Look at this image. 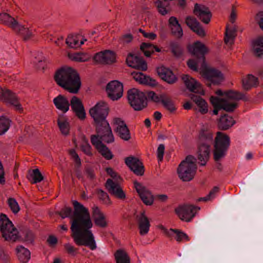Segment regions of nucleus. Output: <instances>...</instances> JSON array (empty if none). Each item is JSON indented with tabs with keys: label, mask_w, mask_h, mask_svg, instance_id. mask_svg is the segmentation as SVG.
<instances>
[{
	"label": "nucleus",
	"mask_w": 263,
	"mask_h": 263,
	"mask_svg": "<svg viewBox=\"0 0 263 263\" xmlns=\"http://www.w3.org/2000/svg\"><path fill=\"white\" fill-rule=\"evenodd\" d=\"M73 205L74 211L70 207H65L61 210L60 215L62 219L66 217L71 219V236L76 243L88 247L94 250L97 246L90 230L93 224L88 210L76 200L73 201Z\"/></svg>",
	"instance_id": "obj_1"
},
{
	"label": "nucleus",
	"mask_w": 263,
	"mask_h": 263,
	"mask_svg": "<svg viewBox=\"0 0 263 263\" xmlns=\"http://www.w3.org/2000/svg\"><path fill=\"white\" fill-rule=\"evenodd\" d=\"M214 143V158L218 162L224 158L230 145L229 137L221 133L217 132L214 140L213 134L208 130L201 131L199 136L198 147L197 157L201 165H205L209 159L211 146Z\"/></svg>",
	"instance_id": "obj_2"
},
{
	"label": "nucleus",
	"mask_w": 263,
	"mask_h": 263,
	"mask_svg": "<svg viewBox=\"0 0 263 263\" xmlns=\"http://www.w3.org/2000/svg\"><path fill=\"white\" fill-rule=\"evenodd\" d=\"M108 109V106L105 102L100 101L89 110L97 133V135L91 136V142L97 149L100 148V146L104 145L102 141L111 143L114 141L111 128L106 120Z\"/></svg>",
	"instance_id": "obj_3"
},
{
	"label": "nucleus",
	"mask_w": 263,
	"mask_h": 263,
	"mask_svg": "<svg viewBox=\"0 0 263 263\" xmlns=\"http://www.w3.org/2000/svg\"><path fill=\"white\" fill-rule=\"evenodd\" d=\"M54 78L59 86L71 93H77L81 86L79 75L71 67H62L59 69Z\"/></svg>",
	"instance_id": "obj_4"
},
{
	"label": "nucleus",
	"mask_w": 263,
	"mask_h": 263,
	"mask_svg": "<svg viewBox=\"0 0 263 263\" xmlns=\"http://www.w3.org/2000/svg\"><path fill=\"white\" fill-rule=\"evenodd\" d=\"M226 97L225 99H220L215 96L210 97V102L214 108V115H217L221 109L227 112L233 111L238 106L236 101L240 100L246 101L248 100L244 93L238 91H231L227 93Z\"/></svg>",
	"instance_id": "obj_5"
},
{
	"label": "nucleus",
	"mask_w": 263,
	"mask_h": 263,
	"mask_svg": "<svg viewBox=\"0 0 263 263\" xmlns=\"http://www.w3.org/2000/svg\"><path fill=\"white\" fill-rule=\"evenodd\" d=\"M196 162V159L189 155L179 165L178 176L183 181H189L193 178L197 170Z\"/></svg>",
	"instance_id": "obj_6"
},
{
	"label": "nucleus",
	"mask_w": 263,
	"mask_h": 263,
	"mask_svg": "<svg viewBox=\"0 0 263 263\" xmlns=\"http://www.w3.org/2000/svg\"><path fill=\"white\" fill-rule=\"evenodd\" d=\"M0 231L7 241H15L18 238V232L11 221L4 214H0Z\"/></svg>",
	"instance_id": "obj_7"
},
{
	"label": "nucleus",
	"mask_w": 263,
	"mask_h": 263,
	"mask_svg": "<svg viewBox=\"0 0 263 263\" xmlns=\"http://www.w3.org/2000/svg\"><path fill=\"white\" fill-rule=\"evenodd\" d=\"M127 98L131 106L136 110H141L146 105V100H150L143 92L133 88L128 91Z\"/></svg>",
	"instance_id": "obj_8"
},
{
	"label": "nucleus",
	"mask_w": 263,
	"mask_h": 263,
	"mask_svg": "<svg viewBox=\"0 0 263 263\" xmlns=\"http://www.w3.org/2000/svg\"><path fill=\"white\" fill-rule=\"evenodd\" d=\"M202 76L205 84L209 87L219 84L223 80L221 72L214 68H206L202 71Z\"/></svg>",
	"instance_id": "obj_9"
},
{
	"label": "nucleus",
	"mask_w": 263,
	"mask_h": 263,
	"mask_svg": "<svg viewBox=\"0 0 263 263\" xmlns=\"http://www.w3.org/2000/svg\"><path fill=\"white\" fill-rule=\"evenodd\" d=\"M199 210V207L184 204L176 208L175 211L182 220L189 222L195 216L196 212Z\"/></svg>",
	"instance_id": "obj_10"
},
{
	"label": "nucleus",
	"mask_w": 263,
	"mask_h": 263,
	"mask_svg": "<svg viewBox=\"0 0 263 263\" xmlns=\"http://www.w3.org/2000/svg\"><path fill=\"white\" fill-rule=\"evenodd\" d=\"M106 91L111 100H117L123 95V85L116 80L111 81L106 86Z\"/></svg>",
	"instance_id": "obj_11"
},
{
	"label": "nucleus",
	"mask_w": 263,
	"mask_h": 263,
	"mask_svg": "<svg viewBox=\"0 0 263 263\" xmlns=\"http://www.w3.org/2000/svg\"><path fill=\"white\" fill-rule=\"evenodd\" d=\"M147 96L150 100L155 102H161L163 105L170 112H173L176 110L171 99L165 95H161L159 97L154 92L149 91L147 92Z\"/></svg>",
	"instance_id": "obj_12"
},
{
	"label": "nucleus",
	"mask_w": 263,
	"mask_h": 263,
	"mask_svg": "<svg viewBox=\"0 0 263 263\" xmlns=\"http://www.w3.org/2000/svg\"><path fill=\"white\" fill-rule=\"evenodd\" d=\"M147 96L150 100L155 102H161L163 105L170 112H173L176 110L171 99L165 95H161L159 97L154 92L149 91L147 92Z\"/></svg>",
	"instance_id": "obj_13"
},
{
	"label": "nucleus",
	"mask_w": 263,
	"mask_h": 263,
	"mask_svg": "<svg viewBox=\"0 0 263 263\" xmlns=\"http://www.w3.org/2000/svg\"><path fill=\"white\" fill-rule=\"evenodd\" d=\"M105 186L108 192L115 197L121 200L125 198V193L119 183L114 181L111 179H108Z\"/></svg>",
	"instance_id": "obj_14"
},
{
	"label": "nucleus",
	"mask_w": 263,
	"mask_h": 263,
	"mask_svg": "<svg viewBox=\"0 0 263 263\" xmlns=\"http://www.w3.org/2000/svg\"><path fill=\"white\" fill-rule=\"evenodd\" d=\"M1 99L4 102L10 103L14 106L17 110H23L21 104L18 101V98L12 91L8 89H2Z\"/></svg>",
	"instance_id": "obj_15"
},
{
	"label": "nucleus",
	"mask_w": 263,
	"mask_h": 263,
	"mask_svg": "<svg viewBox=\"0 0 263 263\" xmlns=\"http://www.w3.org/2000/svg\"><path fill=\"white\" fill-rule=\"evenodd\" d=\"M114 123L116 125V133L121 139L125 141L130 139L129 130L123 120L120 118H116L114 119Z\"/></svg>",
	"instance_id": "obj_16"
},
{
	"label": "nucleus",
	"mask_w": 263,
	"mask_h": 263,
	"mask_svg": "<svg viewBox=\"0 0 263 263\" xmlns=\"http://www.w3.org/2000/svg\"><path fill=\"white\" fill-rule=\"evenodd\" d=\"M32 62L35 70L39 73H43L48 69L47 59L41 52L34 54Z\"/></svg>",
	"instance_id": "obj_17"
},
{
	"label": "nucleus",
	"mask_w": 263,
	"mask_h": 263,
	"mask_svg": "<svg viewBox=\"0 0 263 263\" xmlns=\"http://www.w3.org/2000/svg\"><path fill=\"white\" fill-rule=\"evenodd\" d=\"M126 62L129 66L135 69L142 71L146 70L147 69L146 63L143 59L133 53H129L128 55L126 58Z\"/></svg>",
	"instance_id": "obj_18"
},
{
	"label": "nucleus",
	"mask_w": 263,
	"mask_h": 263,
	"mask_svg": "<svg viewBox=\"0 0 263 263\" xmlns=\"http://www.w3.org/2000/svg\"><path fill=\"white\" fill-rule=\"evenodd\" d=\"M157 72L163 80L170 84L175 83L177 80V78L173 72L168 68L163 66L157 67Z\"/></svg>",
	"instance_id": "obj_19"
},
{
	"label": "nucleus",
	"mask_w": 263,
	"mask_h": 263,
	"mask_svg": "<svg viewBox=\"0 0 263 263\" xmlns=\"http://www.w3.org/2000/svg\"><path fill=\"white\" fill-rule=\"evenodd\" d=\"M134 186L143 202L146 205H151L153 202V197L151 193L139 183L135 182Z\"/></svg>",
	"instance_id": "obj_20"
},
{
	"label": "nucleus",
	"mask_w": 263,
	"mask_h": 263,
	"mask_svg": "<svg viewBox=\"0 0 263 263\" xmlns=\"http://www.w3.org/2000/svg\"><path fill=\"white\" fill-rule=\"evenodd\" d=\"M93 60L102 64H111L115 61V55L114 52L106 50L96 53Z\"/></svg>",
	"instance_id": "obj_21"
},
{
	"label": "nucleus",
	"mask_w": 263,
	"mask_h": 263,
	"mask_svg": "<svg viewBox=\"0 0 263 263\" xmlns=\"http://www.w3.org/2000/svg\"><path fill=\"white\" fill-rule=\"evenodd\" d=\"M70 105L73 112L80 119L83 120L86 117L84 106L81 100L76 96H73L70 100Z\"/></svg>",
	"instance_id": "obj_22"
},
{
	"label": "nucleus",
	"mask_w": 263,
	"mask_h": 263,
	"mask_svg": "<svg viewBox=\"0 0 263 263\" xmlns=\"http://www.w3.org/2000/svg\"><path fill=\"white\" fill-rule=\"evenodd\" d=\"M125 162L135 174L139 176L143 174L144 166L137 158L128 157L126 158Z\"/></svg>",
	"instance_id": "obj_23"
},
{
	"label": "nucleus",
	"mask_w": 263,
	"mask_h": 263,
	"mask_svg": "<svg viewBox=\"0 0 263 263\" xmlns=\"http://www.w3.org/2000/svg\"><path fill=\"white\" fill-rule=\"evenodd\" d=\"M194 12L203 23L208 24L210 22L212 15L207 7L196 4Z\"/></svg>",
	"instance_id": "obj_24"
},
{
	"label": "nucleus",
	"mask_w": 263,
	"mask_h": 263,
	"mask_svg": "<svg viewBox=\"0 0 263 263\" xmlns=\"http://www.w3.org/2000/svg\"><path fill=\"white\" fill-rule=\"evenodd\" d=\"M135 218L138 224L140 234L145 235L147 234L149 231L150 223L144 212H140L139 214H137L136 215Z\"/></svg>",
	"instance_id": "obj_25"
},
{
	"label": "nucleus",
	"mask_w": 263,
	"mask_h": 263,
	"mask_svg": "<svg viewBox=\"0 0 263 263\" xmlns=\"http://www.w3.org/2000/svg\"><path fill=\"white\" fill-rule=\"evenodd\" d=\"M185 23L193 31L198 35L201 36H204V30L196 18L191 16H187L185 18Z\"/></svg>",
	"instance_id": "obj_26"
},
{
	"label": "nucleus",
	"mask_w": 263,
	"mask_h": 263,
	"mask_svg": "<svg viewBox=\"0 0 263 263\" xmlns=\"http://www.w3.org/2000/svg\"><path fill=\"white\" fill-rule=\"evenodd\" d=\"M182 79L190 91L197 93H200L202 91L200 84L195 79L187 75H183Z\"/></svg>",
	"instance_id": "obj_27"
},
{
	"label": "nucleus",
	"mask_w": 263,
	"mask_h": 263,
	"mask_svg": "<svg viewBox=\"0 0 263 263\" xmlns=\"http://www.w3.org/2000/svg\"><path fill=\"white\" fill-rule=\"evenodd\" d=\"M92 214L95 224L101 228H105L107 226L105 217L100 209L96 205L92 207Z\"/></svg>",
	"instance_id": "obj_28"
},
{
	"label": "nucleus",
	"mask_w": 263,
	"mask_h": 263,
	"mask_svg": "<svg viewBox=\"0 0 263 263\" xmlns=\"http://www.w3.org/2000/svg\"><path fill=\"white\" fill-rule=\"evenodd\" d=\"M189 50L193 55L204 61V55L207 50L206 47L202 43L197 42L190 48Z\"/></svg>",
	"instance_id": "obj_29"
},
{
	"label": "nucleus",
	"mask_w": 263,
	"mask_h": 263,
	"mask_svg": "<svg viewBox=\"0 0 263 263\" xmlns=\"http://www.w3.org/2000/svg\"><path fill=\"white\" fill-rule=\"evenodd\" d=\"M53 103L56 107L64 113L69 109L70 103L67 99L63 95H60L53 100Z\"/></svg>",
	"instance_id": "obj_30"
},
{
	"label": "nucleus",
	"mask_w": 263,
	"mask_h": 263,
	"mask_svg": "<svg viewBox=\"0 0 263 263\" xmlns=\"http://www.w3.org/2000/svg\"><path fill=\"white\" fill-rule=\"evenodd\" d=\"M0 23L4 24L13 30L18 27V22L13 17L7 13L0 14Z\"/></svg>",
	"instance_id": "obj_31"
},
{
	"label": "nucleus",
	"mask_w": 263,
	"mask_h": 263,
	"mask_svg": "<svg viewBox=\"0 0 263 263\" xmlns=\"http://www.w3.org/2000/svg\"><path fill=\"white\" fill-rule=\"evenodd\" d=\"M133 78L136 81L139 82L141 84L153 86L157 84V82L154 79L144 74L142 72L134 73Z\"/></svg>",
	"instance_id": "obj_32"
},
{
	"label": "nucleus",
	"mask_w": 263,
	"mask_h": 263,
	"mask_svg": "<svg viewBox=\"0 0 263 263\" xmlns=\"http://www.w3.org/2000/svg\"><path fill=\"white\" fill-rule=\"evenodd\" d=\"M164 232L168 237H174L178 242H180L183 239L189 240L188 236L185 233L178 230L171 229L169 230H165Z\"/></svg>",
	"instance_id": "obj_33"
},
{
	"label": "nucleus",
	"mask_w": 263,
	"mask_h": 263,
	"mask_svg": "<svg viewBox=\"0 0 263 263\" xmlns=\"http://www.w3.org/2000/svg\"><path fill=\"white\" fill-rule=\"evenodd\" d=\"M235 123L233 118L228 115L224 114L221 116L218 121V125L221 130H227Z\"/></svg>",
	"instance_id": "obj_34"
},
{
	"label": "nucleus",
	"mask_w": 263,
	"mask_h": 263,
	"mask_svg": "<svg viewBox=\"0 0 263 263\" xmlns=\"http://www.w3.org/2000/svg\"><path fill=\"white\" fill-rule=\"evenodd\" d=\"M258 84L257 78L252 74H248L247 77L242 80V87L246 90H248L252 87L257 86Z\"/></svg>",
	"instance_id": "obj_35"
},
{
	"label": "nucleus",
	"mask_w": 263,
	"mask_h": 263,
	"mask_svg": "<svg viewBox=\"0 0 263 263\" xmlns=\"http://www.w3.org/2000/svg\"><path fill=\"white\" fill-rule=\"evenodd\" d=\"M18 260L22 263H26L30 258V251L22 246L16 248Z\"/></svg>",
	"instance_id": "obj_36"
},
{
	"label": "nucleus",
	"mask_w": 263,
	"mask_h": 263,
	"mask_svg": "<svg viewBox=\"0 0 263 263\" xmlns=\"http://www.w3.org/2000/svg\"><path fill=\"white\" fill-rule=\"evenodd\" d=\"M155 4L160 13L164 15L170 10V2L173 0H155Z\"/></svg>",
	"instance_id": "obj_37"
},
{
	"label": "nucleus",
	"mask_w": 263,
	"mask_h": 263,
	"mask_svg": "<svg viewBox=\"0 0 263 263\" xmlns=\"http://www.w3.org/2000/svg\"><path fill=\"white\" fill-rule=\"evenodd\" d=\"M58 124L62 134L68 135L70 126L66 117L63 115L60 116L58 119Z\"/></svg>",
	"instance_id": "obj_38"
},
{
	"label": "nucleus",
	"mask_w": 263,
	"mask_h": 263,
	"mask_svg": "<svg viewBox=\"0 0 263 263\" xmlns=\"http://www.w3.org/2000/svg\"><path fill=\"white\" fill-rule=\"evenodd\" d=\"M191 99L195 102L199 108V111L202 114H205L208 111V104L200 96L193 95Z\"/></svg>",
	"instance_id": "obj_39"
},
{
	"label": "nucleus",
	"mask_w": 263,
	"mask_h": 263,
	"mask_svg": "<svg viewBox=\"0 0 263 263\" xmlns=\"http://www.w3.org/2000/svg\"><path fill=\"white\" fill-rule=\"evenodd\" d=\"M141 51L146 57H149L155 51L160 52V49L149 43H143L140 47Z\"/></svg>",
	"instance_id": "obj_40"
},
{
	"label": "nucleus",
	"mask_w": 263,
	"mask_h": 263,
	"mask_svg": "<svg viewBox=\"0 0 263 263\" xmlns=\"http://www.w3.org/2000/svg\"><path fill=\"white\" fill-rule=\"evenodd\" d=\"M18 27L14 29L17 33L22 35L24 41H27L30 39L32 36V33L28 28H25L24 26L20 25L18 23Z\"/></svg>",
	"instance_id": "obj_41"
},
{
	"label": "nucleus",
	"mask_w": 263,
	"mask_h": 263,
	"mask_svg": "<svg viewBox=\"0 0 263 263\" xmlns=\"http://www.w3.org/2000/svg\"><path fill=\"white\" fill-rule=\"evenodd\" d=\"M27 178L32 184L40 182L44 179V177L40 172L38 168H35L32 170V172L29 176Z\"/></svg>",
	"instance_id": "obj_42"
},
{
	"label": "nucleus",
	"mask_w": 263,
	"mask_h": 263,
	"mask_svg": "<svg viewBox=\"0 0 263 263\" xmlns=\"http://www.w3.org/2000/svg\"><path fill=\"white\" fill-rule=\"evenodd\" d=\"M170 48L172 53L176 57H180L183 53V48L177 42L172 41L170 43Z\"/></svg>",
	"instance_id": "obj_43"
},
{
	"label": "nucleus",
	"mask_w": 263,
	"mask_h": 263,
	"mask_svg": "<svg viewBox=\"0 0 263 263\" xmlns=\"http://www.w3.org/2000/svg\"><path fill=\"white\" fill-rule=\"evenodd\" d=\"M253 49L254 53L258 57H260L263 53V36H260L253 42Z\"/></svg>",
	"instance_id": "obj_44"
},
{
	"label": "nucleus",
	"mask_w": 263,
	"mask_h": 263,
	"mask_svg": "<svg viewBox=\"0 0 263 263\" xmlns=\"http://www.w3.org/2000/svg\"><path fill=\"white\" fill-rule=\"evenodd\" d=\"M117 263H130V258L122 250H118L115 254Z\"/></svg>",
	"instance_id": "obj_45"
},
{
	"label": "nucleus",
	"mask_w": 263,
	"mask_h": 263,
	"mask_svg": "<svg viewBox=\"0 0 263 263\" xmlns=\"http://www.w3.org/2000/svg\"><path fill=\"white\" fill-rule=\"evenodd\" d=\"M20 232V237L22 238L24 241L30 243L33 242L34 235L30 230L25 228L23 230H21Z\"/></svg>",
	"instance_id": "obj_46"
},
{
	"label": "nucleus",
	"mask_w": 263,
	"mask_h": 263,
	"mask_svg": "<svg viewBox=\"0 0 263 263\" xmlns=\"http://www.w3.org/2000/svg\"><path fill=\"white\" fill-rule=\"evenodd\" d=\"M11 121L6 117H0V135L4 134L10 127Z\"/></svg>",
	"instance_id": "obj_47"
},
{
	"label": "nucleus",
	"mask_w": 263,
	"mask_h": 263,
	"mask_svg": "<svg viewBox=\"0 0 263 263\" xmlns=\"http://www.w3.org/2000/svg\"><path fill=\"white\" fill-rule=\"evenodd\" d=\"M98 151L107 160H110L113 157V155L111 151L104 144L100 146V148Z\"/></svg>",
	"instance_id": "obj_48"
},
{
	"label": "nucleus",
	"mask_w": 263,
	"mask_h": 263,
	"mask_svg": "<svg viewBox=\"0 0 263 263\" xmlns=\"http://www.w3.org/2000/svg\"><path fill=\"white\" fill-rule=\"evenodd\" d=\"M66 44L70 48H77L79 47V42L76 36L69 35L66 40Z\"/></svg>",
	"instance_id": "obj_49"
},
{
	"label": "nucleus",
	"mask_w": 263,
	"mask_h": 263,
	"mask_svg": "<svg viewBox=\"0 0 263 263\" xmlns=\"http://www.w3.org/2000/svg\"><path fill=\"white\" fill-rule=\"evenodd\" d=\"M8 204L14 214H17L20 210V206L14 198H9L8 199Z\"/></svg>",
	"instance_id": "obj_50"
},
{
	"label": "nucleus",
	"mask_w": 263,
	"mask_h": 263,
	"mask_svg": "<svg viewBox=\"0 0 263 263\" xmlns=\"http://www.w3.org/2000/svg\"><path fill=\"white\" fill-rule=\"evenodd\" d=\"M98 196L99 199L102 200L104 203L106 204H110L111 203L108 195L104 191L99 190L98 191Z\"/></svg>",
	"instance_id": "obj_51"
},
{
	"label": "nucleus",
	"mask_w": 263,
	"mask_h": 263,
	"mask_svg": "<svg viewBox=\"0 0 263 263\" xmlns=\"http://www.w3.org/2000/svg\"><path fill=\"white\" fill-rule=\"evenodd\" d=\"M10 257L8 253L0 246V263H9Z\"/></svg>",
	"instance_id": "obj_52"
},
{
	"label": "nucleus",
	"mask_w": 263,
	"mask_h": 263,
	"mask_svg": "<svg viewBox=\"0 0 263 263\" xmlns=\"http://www.w3.org/2000/svg\"><path fill=\"white\" fill-rule=\"evenodd\" d=\"M218 187L215 186L209 193V194L205 197H201L199 199L200 201H207L211 200L215 197V194L218 191Z\"/></svg>",
	"instance_id": "obj_53"
},
{
	"label": "nucleus",
	"mask_w": 263,
	"mask_h": 263,
	"mask_svg": "<svg viewBox=\"0 0 263 263\" xmlns=\"http://www.w3.org/2000/svg\"><path fill=\"white\" fill-rule=\"evenodd\" d=\"M235 30L234 29H226L225 42L228 43L230 40H233L235 36Z\"/></svg>",
	"instance_id": "obj_54"
},
{
	"label": "nucleus",
	"mask_w": 263,
	"mask_h": 263,
	"mask_svg": "<svg viewBox=\"0 0 263 263\" xmlns=\"http://www.w3.org/2000/svg\"><path fill=\"white\" fill-rule=\"evenodd\" d=\"M172 33L178 38H180L183 35V30L180 24L171 28Z\"/></svg>",
	"instance_id": "obj_55"
},
{
	"label": "nucleus",
	"mask_w": 263,
	"mask_h": 263,
	"mask_svg": "<svg viewBox=\"0 0 263 263\" xmlns=\"http://www.w3.org/2000/svg\"><path fill=\"white\" fill-rule=\"evenodd\" d=\"M165 147L162 144L159 145L157 149V157L159 161H162L163 158Z\"/></svg>",
	"instance_id": "obj_56"
},
{
	"label": "nucleus",
	"mask_w": 263,
	"mask_h": 263,
	"mask_svg": "<svg viewBox=\"0 0 263 263\" xmlns=\"http://www.w3.org/2000/svg\"><path fill=\"white\" fill-rule=\"evenodd\" d=\"M64 248L68 254L71 255H74L76 254L77 249L69 243L64 245Z\"/></svg>",
	"instance_id": "obj_57"
},
{
	"label": "nucleus",
	"mask_w": 263,
	"mask_h": 263,
	"mask_svg": "<svg viewBox=\"0 0 263 263\" xmlns=\"http://www.w3.org/2000/svg\"><path fill=\"white\" fill-rule=\"evenodd\" d=\"M106 172L108 175L116 180H118V179L120 178L118 174L110 167L106 168Z\"/></svg>",
	"instance_id": "obj_58"
},
{
	"label": "nucleus",
	"mask_w": 263,
	"mask_h": 263,
	"mask_svg": "<svg viewBox=\"0 0 263 263\" xmlns=\"http://www.w3.org/2000/svg\"><path fill=\"white\" fill-rule=\"evenodd\" d=\"M139 31L141 32L143 35L146 38L152 40H153L156 39L157 35L156 34L153 32H146L144 30L141 29H139Z\"/></svg>",
	"instance_id": "obj_59"
},
{
	"label": "nucleus",
	"mask_w": 263,
	"mask_h": 263,
	"mask_svg": "<svg viewBox=\"0 0 263 263\" xmlns=\"http://www.w3.org/2000/svg\"><path fill=\"white\" fill-rule=\"evenodd\" d=\"M180 24L177 18L175 16H171L168 20V25L170 28H173L174 26H177Z\"/></svg>",
	"instance_id": "obj_60"
},
{
	"label": "nucleus",
	"mask_w": 263,
	"mask_h": 263,
	"mask_svg": "<svg viewBox=\"0 0 263 263\" xmlns=\"http://www.w3.org/2000/svg\"><path fill=\"white\" fill-rule=\"evenodd\" d=\"M188 66L192 70L197 71L198 65L197 62L193 59H190L187 61Z\"/></svg>",
	"instance_id": "obj_61"
},
{
	"label": "nucleus",
	"mask_w": 263,
	"mask_h": 263,
	"mask_svg": "<svg viewBox=\"0 0 263 263\" xmlns=\"http://www.w3.org/2000/svg\"><path fill=\"white\" fill-rule=\"evenodd\" d=\"M70 155L74 159L76 164L78 166H79L81 165V160L78 156V155L76 153V152L74 150H71L70 152Z\"/></svg>",
	"instance_id": "obj_62"
},
{
	"label": "nucleus",
	"mask_w": 263,
	"mask_h": 263,
	"mask_svg": "<svg viewBox=\"0 0 263 263\" xmlns=\"http://www.w3.org/2000/svg\"><path fill=\"white\" fill-rule=\"evenodd\" d=\"M81 149L86 154H87L88 155H91V151H90L91 146H90V145L88 143H85L83 144L81 146Z\"/></svg>",
	"instance_id": "obj_63"
},
{
	"label": "nucleus",
	"mask_w": 263,
	"mask_h": 263,
	"mask_svg": "<svg viewBox=\"0 0 263 263\" xmlns=\"http://www.w3.org/2000/svg\"><path fill=\"white\" fill-rule=\"evenodd\" d=\"M256 20L260 27L263 30V11L259 12L257 14Z\"/></svg>",
	"instance_id": "obj_64"
}]
</instances>
